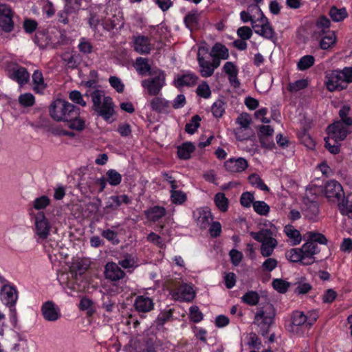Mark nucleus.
Here are the masks:
<instances>
[{
  "label": "nucleus",
  "mask_w": 352,
  "mask_h": 352,
  "mask_svg": "<svg viewBox=\"0 0 352 352\" xmlns=\"http://www.w3.org/2000/svg\"><path fill=\"white\" fill-rule=\"evenodd\" d=\"M85 96L91 97L93 109L105 120H109L113 115L114 108L112 99L109 96H105L103 91L90 89L87 91Z\"/></svg>",
  "instance_id": "f257e3e1"
},
{
  "label": "nucleus",
  "mask_w": 352,
  "mask_h": 352,
  "mask_svg": "<svg viewBox=\"0 0 352 352\" xmlns=\"http://www.w3.org/2000/svg\"><path fill=\"white\" fill-rule=\"evenodd\" d=\"M49 112L52 118L58 122L71 120L79 116L78 108L61 99H57L52 102Z\"/></svg>",
  "instance_id": "f03ea898"
},
{
  "label": "nucleus",
  "mask_w": 352,
  "mask_h": 352,
  "mask_svg": "<svg viewBox=\"0 0 352 352\" xmlns=\"http://www.w3.org/2000/svg\"><path fill=\"white\" fill-rule=\"evenodd\" d=\"M325 85L330 91L346 89L352 82V67H345L342 70L331 71L327 76Z\"/></svg>",
  "instance_id": "7ed1b4c3"
},
{
  "label": "nucleus",
  "mask_w": 352,
  "mask_h": 352,
  "mask_svg": "<svg viewBox=\"0 0 352 352\" xmlns=\"http://www.w3.org/2000/svg\"><path fill=\"white\" fill-rule=\"evenodd\" d=\"M276 311L274 306L270 303H266L262 307H259L254 316V323L258 328V332L263 336L269 333V329L274 323Z\"/></svg>",
  "instance_id": "20e7f679"
},
{
  "label": "nucleus",
  "mask_w": 352,
  "mask_h": 352,
  "mask_svg": "<svg viewBox=\"0 0 352 352\" xmlns=\"http://www.w3.org/2000/svg\"><path fill=\"white\" fill-rule=\"evenodd\" d=\"M250 236L256 241L261 243V254L263 257L270 256L278 245L273 237L272 232L269 229H261L258 232H250Z\"/></svg>",
  "instance_id": "39448f33"
},
{
  "label": "nucleus",
  "mask_w": 352,
  "mask_h": 352,
  "mask_svg": "<svg viewBox=\"0 0 352 352\" xmlns=\"http://www.w3.org/2000/svg\"><path fill=\"white\" fill-rule=\"evenodd\" d=\"M317 318L316 313H311L309 316H307L302 311H295L292 314L291 323L288 325L287 329L293 333L299 334L300 327L310 328L316 321Z\"/></svg>",
  "instance_id": "423d86ee"
},
{
  "label": "nucleus",
  "mask_w": 352,
  "mask_h": 352,
  "mask_svg": "<svg viewBox=\"0 0 352 352\" xmlns=\"http://www.w3.org/2000/svg\"><path fill=\"white\" fill-rule=\"evenodd\" d=\"M33 230L38 242L46 240L50 234L51 223L43 212H37L33 214Z\"/></svg>",
  "instance_id": "0eeeda50"
},
{
  "label": "nucleus",
  "mask_w": 352,
  "mask_h": 352,
  "mask_svg": "<svg viewBox=\"0 0 352 352\" xmlns=\"http://www.w3.org/2000/svg\"><path fill=\"white\" fill-rule=\"evenodd\" d=\"M153 76L142 81V86L147 89L150 96L158 95L165 85L166 75L164 72L160 69L155 70Z\"/></svg>",
  "instance_id": "6e6552de"
},
{
  "label": "nucleus",
  "mask_w": 352,
  "mask_h": 352,
  "mask_svg": "<svg viewBox=\"0 0 352 352\" xmlns=\"http://www.w3.org/2000/svg\"><path fill=\"white\" fill-rule=\"evenodd\" d=\"M7 76L16 81L21 87L26 84L30 79V74L26 68L14 62H9L6 65Z\"/></svg>",
  "instance_id": "1a4fd4ad"
},
{
  "label": "nucleus",
  "mask_w": 352,
  "mask_h": 352,
  "mask_svg": "<svg viewBox=\"0 0 352 352\" xmlns=\"http://www.w3.org/2000/svg\"><path fill=\"white\" fill-rule=\"evenodd\" d=\"M1 300L3 303L10 308L12 318H16V311L14 308L18 299V292L14 286L4 285L0 292Z\"/></svg>",
  "instance_id": "9d476101"
},
{
  "label": "nucleus",
  "mask_w": 352,
  "mask_h": 352,
  "mask_svg": "<svg viewBox=\"0 0 352 352\" xmlns=\"http://www.w3.org/2000/svg\"><path fill=\"white\" fill-rule=\"evenodd\" d=\"M252 29L256 34L266 39L272 40L275 35L273 28L263 13L257 18L256 22L252 21Z\"/></svg>",
  "instance_id": "9b49d317"
},
{
  "label": "nucleus",
  "mask_w": 352,
  "mask_h": 352,
  "mask_svg": "<svg viewBox=\"0 0 352 352\" xmlns=\"http://www.w3.org/2000/svg\"><path fill=\"white\" fill-rule=\"evenodd\" d=\"M251 122V116L247 113H243L238 116L236 122L240 126L234 129V133L238 140H248L251 136L252 131H248Z\"/></svg>",
  "instance_id": "f8f14e48"
},
{
  "label": "nucleus",
  "mask_w": 352,
  "mask_h": 352,
  "mask_svg": "<svg viewBox=\"0 0 352 352\" xmlns=\"http://www.w3.org/2000/svg\"><path fill=\"white\" fill-rule=\"evenodd\" d=\"M12 11L10 6L0 4V27L6 32H10L14 28Z\"/></svg>",
  "instance_id": "ddd939ff"
},
{
  "label": "nucleus",
  "mask_w": 352,
  "mask_h": 352,
  "mask_svg": "<svg viewBox=\"0 0 352 352\" xmlns=\"http://www.w3.org/2000/svg\"><path fill=\"white\" fill-rule=\"evenodd\" d=\"M352 126L346 125L343 122H335L327 128V134L331 138H335L338 141L344 140L350 132Z\"/></svg>",
  "instance_id": "4468645a"
},
{
  "label": "nucleus",
  "mask_w": 352,
  "mask_h": 352,
  "mask_svg": "<svg viewBox=\"0 0 352 352\" xmlns=\"http://www.w3.org/2000/svg\"><path fill=\"white\" fill-rule=\"evenodd\" d=\"M41 311L43 318L48 322H55L61 316L60 308L51 300L43 304Z\"/></svg>",
  "instance_id": "2eb2a0df"
},
{
  "label": "nucleus",
  "mask_w": 352,
  "mask_h": 352,
  "mask_svg": "<svg viewBox=\"0 0 352 352\" xmlns=\"http://www.w3.org/2000/svg\"><path fill=\"white\" fill-rule=\"evenodd\" d=\"M324 194L329 201L339 202L343 196L342 187L338 182L331 180L325 186Z\"/></svg>",
  "instance_id": "dca6fc26"
},
{
  "label": "nucleus",
  "mask_w": 352,
  "mask_h": 352,
  "mask_svg": "<svg viewBox=\"0 0 352 352\" xmlns=\"http://www.w3.org/2000/svg\"><path fill=\"white\" fill-rule=\"evenodd\" d=\"M193 217L201 229L207 228L212 220L211 212L207 207L196 209L193 212Z\"/></svg>",
  "instance_id": "f3484780"
},
{
  "label": "nucleus",
  "mask_w": 352,
  "mask_h": 352,
  "mask_svg": "<svg viewBox=\"0 0 352 352\" xmlns=\"http://www.w3.org/2000/svg\"><path fill=\"white\" fill-rule=\"evenodd\" d=\"M224 167L230 173H240L248 167V162L243 157H232L224 162Z\"/></svg>",
  "instance_id": "a211bd4d"
},
{
  "label": "nucleus",
  "mask_w": 352,
  "mask_h": 352,
  "mask_svg": "<svg viewBox=\"0 0 352 352\" xmlns=\"http://www.w3.org/2000/svg\"><path fill=\"white\" fill-rule=\"evenodd\" d=\"M274 129L267 125L260 126L258 136L263 147L272 149L275 144L273 139Z\"/></svg>",
  "instance_id": "6ab92c4d"
},
{
  "label": "nucleus",
  "mask_w": 352,
  "mask_h": 352,
  "mask_svg": "<svg viewBox=\"0 0 352 352\" xmlns=\"http://www.w3.org/2000/svg\"><path fill=\"white\" fill-rule=\"evenodd\" d=\"M56 36L52 33L38 32L36 34V40L40 47H52L56 48L59 45V42L56 41Z\"/></svg>",
  "instance_id": "aec40b11"
},
{
  "label": "nucleus",
  "mask_w": 352,
  "mask_h": 352,
  "mask_svg": "<svg viewBox=\"0 0 352 352\" xmlns=\"http://www.w3.org/2000/svg\"><path fill=\"white\" fill-rule=\"evenodd\" d=\"M300 249L303 254L304 260H305V265H311L314 263L316 261L314 256L320 252V249L317 244L313 243V241L307 240Z\"/></svg>",
  "instance_id": "412c9836"
},
{
  "label": "nucleus",
  "mask_w": 352,
  "mask_h": 352,
  "mask_svg": "<svg viewBox=\"0 0 352 352\" xmlns=\"http://www.w3.org/2000/svg\"><path fill=\"white\" fill-rule=\"evenodd\" d=\"M104 276L111 281H118L125 276V273L118 264L109 262L104 267Z\"/></svg>",
  "instance_id": "4be33fe9"
},
{
  "label": "nucleus",
  "mask_w": 352,
  "mask_h": 352,
  "mask_svg": "<svg viewBox=\"0 0 352 352\" xmlns=\"http://www.w3.org/2000/svg\"><path fill=\"white\" fill-rule=\"evenodd\" d=\"M173 296L175 300L190 302L194 299L195 293L192 286L182 284L173 292Z\"/></svg>",
  "instance_id": "5701e85b"
},
{
  "label": "nucleus",
  "mask_w": 352,
  "mask_h": 352,
  "mask_svg": "<svg viewBox=\"0 0 352 352\" xmlns=\"http://www.w3.org/2000/svg\"><path fill=\"white\" fill-rule=\"evenodd\" d=\"M134 307L139 313H147L153 309L154 302L146 296H138L134 301Z\"/></svg>",
  "instance_id": "b1692460"
},
{
  "label": "nucleus",
  "mask_w": 352,
  "mask_h": 352,
  "mask_svg": "<svg viewBox=\"0 0 352 352\" xmlns=\"http://www.w3.org/2000/svg\"><path fill=\"white\" fill-rule=\"evenodd\" d=\"M134 50L139 54H148L151 50V45L148 37L138 35L133 38Z\"/></svg>",
  "instance_id": "393cba45"
},
{
  "label": "nucleus",
  "mask_w": 352,
  "mask_h": 352,
  "mask_svg": "<svg viewBox=\"0 0 352 352\" xmlns=\"http://www.w3.org/2000/svg\"><path fill=\"white\" fill-rule=\"evenodd\" d=\"M261 14H263V12L259 6L257 5H250L248 6L247 11L243 10L241 12L240 17L243 22L247 23L250 21L251 25H252V21H257V19H256V15L258 17H260Z\"/></svg>",
  "instance_id": "a878e982"
},
{
  "label": "nucleus",
  "mask_w": 352,
  "mask_h": 352,
  "mask_svg": "<svg viewBox=\"0 0 352 352\" xmlns=\"http://www.w3.org/2000/svg\"><path fill=\"white\" fill-rule=\"evenodd\" d=\"M204 50V47L199 48L197 54V61L199 67V73L204 78H208L213 75L214 70L212 67L210 61L206 60L201 56V51Z\"/></svg>",
  "instance_id": "bb28decb"
},
{
  "label": "nucleus",
  "mask_w": 352,
  "mask_h": 352,
  "mask_svg": "<svg viewBox=\"0 0 352 352\" xmlns=\"http://www.w3.org/2000/svg\"><path fill=\"white\" fill-rule=\"evenodd\" d=\"M316 39H320V47L322 50H328L333 47L336 42V36L333 31L327 30L322 36H314Z\"/></svg>",
  "instance_id": "cd10ccee"
},
{
  "label": "nucleus",
  "mask_w": 352,
  "mask_h": 352,
  "mask_svg": "<svg viewBox=\"0 0 352 352\" xmlns=\"http://www.w3.org/2000/svg\"><path fill=\"white\" fill-rule=\"evenodd\" d=\"M198 80V76L192 73H187L186 74L178 76L174 81L177 87L184 86L192 87L196 85Z\"/></svg>",
  "instance_id": "c85d7f7f"
},
{
  "label": "nucleus",
  "mask_w": 352,
  "mask_h": 352,
  "mask_svg": "<svg viewBox=\"0 0 352 352\" xmlns=\"http://www.w3.org/2000/svg\"><path fill=\"white\" fill-rule=\"evenodd\" d=\"M79 9L80 5L76 4L74 6L70 4H65L64 9L58 13V21L65 25L68 24L69 22V16L76 14Z\"/></svg>",
  "instance_id": "c756f323"
},
{
  "label": "nucleus",
  "mask_w": 352,
  "mask_h": 352,
  "mask_svg": "<svg viewBox=\"0 0 352 352\" xmlns=\"http://www.w3.org/2000/svg\"><path fill=\"white\" fill-rule=\"evenodd\" d=\"M151 108L157 113H166L169 111L170 103L160 97L153 98L150 102Z\"/></svg>",
  "instance_id": "7c9ffc66"
},
{
  "label": "nucleus",
  "mask_w": 352,
  "mask_h": 352,
  "mask_svg": "<svg viewBox=\"0 0 352 352\" xmlns=\"http://www.w3.org/2000/svg\"><path fill=\"white\" fill-rule=\"evenodd\" d=\"M210 56L222 60H227L229 58V50L222 43H216L210 52Z\"/></svg>",
  "instance_id": "2f4dec72"
},
{
  "label": "nucleus",
  "mask_w": 352,
  "mask_h": 352,
  "mask_svg": "<svg viewBox=\"0 0 352 352\" xmlns=\"http://www.w3.org/2000/svg\"><path fill=\"white\" fill-rule=\"evenodd\" d=\"M338 208L343 215L352 219V193L349 194L338 202Z\"/></svg>",
  "instance_id": "473e14b6"
},
{
  "label": "nucleus",
  "mask_w": 352,
  "mask_h": 352,
  "mask_svg": "<svg viewBox=\"0 0 352 352\" xmlns=\"http://www.w3.org/2000/svg\"><path fill=\"white\" fill-rule=\"evenodd\" d=\"M195 147L192 142H188L183 143L177 148V155L182 160H188L191 157V153L194 152Z\"/></svg>",
  "instance_id": "72a5a7b5"
},
{
  "label": "nucleus",
  "mask_w": 352,
  "mask_h": 352,
  "mask_svg": "<svg viewBox=\"0 0 352 352\" xmlns=\"http://www.w3.org/2000/svg\"><path fill=\"white\" fill-rule=\"evenodd\" d=\"M330 24V21L326 16H320L316 23V30L314 31V36L323 35L327 30H329Z\"/></svg>",
  "instance_id": "f704fd0d"
},
{
  "label": "nucleus",
  "mask_w": 352,
  "mask_h": 352,
  "mask_svg": "<svg viewBox=\"0 0 352 352\" xmlns=\"http://www.w3.org/2000/svg\"><path fill=\"white\" fill-rule=\"evenodd\" d=\"M65 65L69 69H75L80 63V56L78 54L66 52L63 55Z\"/></svg>",
  "instance_id": "c9c22d12"
},
{
  "label": "nucleus",
  "mask_w": 352,
  "mask_h": 352,
  "mask_svg": "<svg viewBox=\"0 0 352 352\" xmlns=\"http://www.w3.org/2000/svg\"><path fill=\"white\" fill-rule=\"evenodd\" d=\"M135 67L140 75H144L146 72L151 76L154 75L155 71L151 69L146 58L142 57L138 58L135 61Z\"/></svg>",
  "instance_id": "e433bc0d"
},
{
  "label": "nucleus",
  "mask_w": 352,
  "mask_h": 352,
  "mask_svg": "<svg viewBox=\"0 0 352 352\" xmlns=\"http://www.w3.org/2000/svg\"><path fill=\"white\" fill-rule=\"evenodd\" d=\"M329 14L331 19L335 22H340L347 17L348 13L344 8H338L333 6L330 8Z\"/></svg>",
  "instance_id": "4c0bfd02"
},
{
  "label": "nucleus",
  "mask_w": 352,
  "mask_h": 352,
  "mask_svg": "<svg viewBox=\"0 0 352 352\" xmlns=\"http://www.w3.org/2000/svg\"><path fill=\"white\" fill-rule=\"evenodd\" d=\"M147 218L153 221H156L166 214V210L163 207L154 206L146 212Z\"/></svg>",
  "instance_id": "58836bf2"
},
{
  "label": "nucleus",
  "mask_w": 352,
  "mask_h": 352,
  "mask_svg": "<svg viewBox=\"0 0 352 352\" xmlns=\"http://www.w3.org/2000/svg\"><path fill=\"white\" fill-rule=\"evenodd\" d=\"M199 19V14L197 11H192L185 16L184 23L186 27L192 31L197 28Z\"/></svg>",
  "instance_id": "ea45409f"
},
{
  "label": "nucleus",
  "mask_w": 352,
  "mask_h": 352,
  "mask_svg": "<svg viewBox=\"0 0 352 352\" xmlns=\"http://www.w3.org/2000/svg\"><path fill=\"white\" fill-rule=\"evenodd\" d=\"M286 257L294 263L300 262L305 265V261L302 252L300 248H293L291 249L286 253Z\"/></svg>",
  "instance_id": "a19ab883"
},
{
  "label": "nucleus",
  "mask_w": 352,
  "mask_h": 352,
  "mask_svg": "<svg viewBox=\"0 0 352 352\" xmlns=\"http://www.w3.org/2000/svg\"><path fill=\"white\" fill-rule=\"evenodd\" d=\"M325 140V148L331 153L337 154L340 152V142L335 138H331L330 135H328L324 138Z\"/></svg>",
  "instance_id": "79ce46f5"
},
{
  "label": "nucleus",
  "mask_w": 352,
  "mask_h": 352,
  "mask_svg": "<svg viewBox=\"0 0 352 352\" xmlns=\"http://www.w3.org/2000/svg\"><path fill=\"white\" fill-rule=\"evenodd\" d=\"M285 232L286 235L291 239H293L294 244L297 245L301 241V234L300 232L294 229L291 225H287L285 227Z\"/></svg>",
  "instance_id": "37998d69"
},
{
  "label": "nucleus",
  "mask_w": 352,
  "mask_h": 352,
  "mask_svg": "<svg viewBox=\"0 0 352 352\" xmlns=\"http://www.w3.org/2000/svg\"><path fill=\"white\" fill-rule=\"evenodd\" d=\"M214 203L217 207L221 211L226 212L228 208V199L223 192H218L214 196Z\"/></svg>",
  "instance_id": "c03bdc74"
},
{
  "label": "nucleus",
  "mask_w": 352,
  "mask_h": 352,
  "mask_svg": "<svg viewBox=\"0 0 352 352\" xmlns=\"http://www.w3.org/2000/svg\"><path fill=\"white\" fill-rule=\"evenodd\" d=\"M305 236L309 241H313V243H319L320 244L325 245L327 243V239L325 236L321 233L316 232H307Z\"/></svg>",
  "instance_id": "a18cd8bd"
},
{
  "label": "nucleus",
  "mask_w": 352,
  "mask_h": 352,
  "mask_svg": "<svg viewBox=\"0 0 352 352\" xmlns=\"http://www.w3.org/2000/svg\"><path fill=\"white\" fill-rule=\"evenodd\" d=\"M315 58L311 55H306L302 56L298 61L297 67L300 71H304L314 65Z\"/></svg>",
  "instance_id": "49530a36"
},
{
  "label": "nucleus",
  "mask_w": 352,
  "mask_h": 352,
  "mask_svg": "<svg viewBox=\"0 0 352 352\" xmlns=\"http://www.w3.org/2000/svg\"><path fill=\"white\" fill-rule=\"evenodd\" d=\"M120 207L119 199L116 198V196H111L109 197L105 203V206L104 207V213L109 214L118 210Z\"/></svg>",
  "instance_id": "de8ad7c7"
},
{
  "label": "nucleus",
  "mask_w": 352,
  "mask_h": 352,
  "mask_svg": "<svg viewBox=\"0 0 352 352\" xmlns=\"http://www.w3.org/2000/svg\"><path fill=\"white\" fill-rule=\"evenodd\" d=\"M259 299L260 297L258 293L254 291L245 293L242 297L243 302L250 306L256 305L258 302Z\"/></svg>",
  "instance_id": "09e8293b"
},
{
  "label": "nucleus",
  "mask_w": 352,
  "mask_h": 352,
  "mask_svg": "<svg viewBox=\"0 0 352 352\" xmlns=\"http://www.w3.org/2000/svg\"><path fill=\"white\" fill-rule=\"evenodd\" d=\"M201 118L198 115L192 117L190 122L187 123L185 126V131L189 134H193L199 127Z\"/></svg>",
  "instance_id": "8fccbe9b"
},
{
  "label": "nucleus",
  "mask_w": 352,
  "mask_h": 352,
  "mask_svg": "<svg viewBox=\"0 0 352 352\" xmlns=\"http://www.w3.org/2000/svg\"><path fill=\"white\" fill-rule=\"evenodd\" d=\"M305 215L309 219H314L319 213L318 205L316 202H311L305 209Z\"/></svg>",
  "instance_id": "3c124183"
},
{
  "label": "nucleus",
  "mask_w": 352,
  "mask_h": 352,
  "mask_svg": "<svg viewBox=\"0 0 352 352\" xmlns=\"http://www.w3.org/2000/svg\"><path fill=\"white\" fill-rule=\"evenodd\" d=\"M212 112L215 118H221L225 112V102L221 100H217L212 105Z\"/></svg>",
  "instance_id": "603ef678"
},
{
  "label": "nucleus",
  "mask_w": 352,
  "mask_h": 352,
  "mask_svg": "<svg viewBox=\"0 0 352 352\" xmlns=\"http://www.w3.org/2000/svg\"><path fill=\"white\" fill-rule=\"evenodd\" d=\"M170 199L173 204H182L186 200V195L181 190H177V189L171 190Z\"/></svg>",
  "instance_id": "864d4df0"
},
{
  "label": "nucleus",
  "mask_w": 352,
  "mask_h": 352,
  "mask_svg": "<svg viewBox=\"0 0 352 352\" xmlns=\"http://www.w3.org/2000/svg\"><path fill=\"white\" fill-rule=\"evenodd\" d=\"M107 181L111 186H117L120 184L122 180L121 175L113 169L107 172Z\"/></svg>",
  "instance_id": "5fc2aeb1"
},
{
  "label": "nucleus",
  "mask_w": 352,
  "mask_h": 352,
  "mask_svg": "<svg viewBox=\"0 0 352 352\" xmlns=\"http://www.w3.org/2000/svg\"><path fill=\"white\" fill-rule=\"evenodd\" d=\"M197 94L204 98H208L211 96V90L207 82L204 81L197 88Z\"/></svg>",
  "instance_id": "6e6d98bb"
},
{
  "label": "nucleus",
  "mask_w": 352,
  "mask_h": 352,
  "mask_svg": "<svg viewBox=\"0 0 352 352\" xmlns=\"http://www.w3.org/2000/svg\"><path fill=\"white\" fill-rule=\"evenodd\" d=\"M253 208L254 211L260 215H267L270 212V206L264 201H254Z\"/></svg>",
  "instance_id": "4d7b16f0"
},
{
  "label": "nucleus",
  "mask_w": 352,
  "mask_h": 352,
  "mask_svg": "<svg viewBox=\"0 0 352 352\" xmlns=\"http://www.w3.org/2000/svg\"><path fill=\"white\" fill-rule=\"evenodd\" d=\"M19 102L23 107H32L34 104L35 98L32 94L25 93L19 97Z\"/></svg>",
  "instance_id": "13d9d810"
},
{
  "label": "nucleus",
  "mask_w": 352,
  "mask_h": 352,
  "mask_svg": "<svg viewBox=\"0 0 352 352\" xmlns=\"http://www.w3.org/2000/svg\"><path fill=\"white\" fill-rule=\"evenodd\" d=\"M272 285L278 292L285 293L287 292L290 283L282 279H275L272 282Z\"/></svg>",
  "instance_id": "bf43d9fd"
},
{
  "label": "nucleus",
  "mask_w": 352,
  "mask_h": 352,
  "mask_svg": "<svg viewBox=\"0 0 352 352\" xmlns=\"http://www.w3.org/2000/svg\"><path fill=\"white\" fill-rule=\"evenodd\" d=\"M307 81L305 79H301L295 81L293 83H289L288 86V89L291 92H297L302 89H305L307 87Z\"/></svg>",
  "instance_id": "052dcab7"
},
{
  "label": "nucleus",
  "mask_w": 352,
  "mask_h": 352,
  "mask_svg": "<svg viewBox=\"0 0 352 352\" xmlns=\"http://www.w3.org/2000/svg\"><path fill=\"white\" fill-rule=\"evenodd\" d=\"M349 111L350 107L349 106H344L339 111V116L340 117V120L339 122H343L346 125L352 126V119L348 117Z\"/></svg>",
  "instance_id": "680f3d73"
},
{
  "label": "nucleus",
  "mask_w": 352,
  "mask_h": 352,
  "mask_svg": "<svg viewBox=\"0 0 352 352\" xmlns=\"http://www.w3.org/2000/svg\"><path fill=\"white\" fill-rule=\"evenodd\" d=\"M295 292L298 294H305L311 289V285L304 281H298L294 283Z\"/></svg>",
  "instance_id": "e2e57ef3"
},
{
  "label": "nucleus",
  "mask_w": 352,
  "mask_h": 352,
  "mask_svg": "<svg viewBox=\"0 0 352 352\" xmlns=\"http://www.w3.org/2000/svg\"><path fill=\"white\" fill-rule=\"evenodd\" d=\"M69 123V127L77 131H82L85 128V121L79 118V116L71 120H66Z\"/></svg>",
  "instance_id": "0e129e2a"
},
{
  "label": "nucleus",
  "mask_w": 352,
  "mask_h": 352,
  "mask_svg": "<svg viewBox=\"0 0 352 352\" xmlns=\"http://www.w3.org/2000/svg\"><path fill=\"white\" fill-rule=\"evenodd\" d=\"M101 235L109 241L111 242L112 244L116 245L119 243V240L117 237V232L110 230L107 229L103 230L101 233Z\"/></svg>",
  "instance_id": "69168bd1"
},
{
  "label": "nucleus",
  "mask_w": 352,
  "mask_h": 352,
  "mask_svg": "<svg viewBox=\"0 0 352 352\" xmlns=\"http://www.w3.org/2000/svg\"><path fill=\"white\" fill-rule=\"evenodd\" d=\"M79 307L81 310H87L89 314L94 311V302L88 298H82L80 302Z\"/></svg>",
  "instance_id": "338daca9"
},
{
  "label": "nucleus",
  "mask_w": 352,
  "mask_h": 352,
  "mask_svg": "<svg viewBox=\"0 0 352 352\" xmlns=\"http://www.w3.org/2000/svg\"><path fill=\"white\" fill-rule=\"evenodd\" d=\"M50 203V199L47 196H41L34 201V208L36 210H41L46 208Z\"/></svg>",
  "instance_id": "774afa93"
}]
</instances>
